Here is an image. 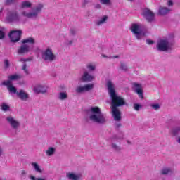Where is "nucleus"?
I'll return each mask as SVG.
<instances>
[{
    "label": "nucleus",
    "mask_w": 180,
    "mask_h": 180,
    "mask_svg": "<svg viewBox=\"0 0 180 180\" xmlns=\"http://www.w3.org/2000/svg\"><path fill=\"white\" fill-rule=\"evenodd\" d=\"M107 88L112 101L111 109L114 120L120 122V120H122V112H120V110H118L117 108L119 106H123L126 102H124V99H123V98L116 94V91H115V84H113L110 80L107 82Z\"/></svg>",
    "instance_id": "obj_1"
},
{
    "label": "nucleus",
    "mask_w": 180,
    "mask_h": 180,
    "mask_svg": "<svg viewBox=\"0 0 180 180\" xmlns=\"http://www.w3.org/2000/svg\"><path fill=\"white\" fill-rule=\"evenodd\" d=\"M89 120L95 123L103 124L106 122L105 115L101 112V109L98 107H91L89 110Z\"/></svg>",
    "instance_id": "obj_2"
},
{
    "label": "nucleus",
    "mask_w": 180,
    "mask_h": 180,
    "mask_svg": "<svg viewBox=\"0 0 180 180\" xmlns=\"http://www.w3.org/2000/svg\"><path fill=\"white\" fill-rule=\"evenodd\" d=\"M174 47V38L167 37L158 41L157 49L159 51H170Z\"/></svg>",
    "instance_id": "obj_3"
},
{
    "label": "nucleus",
    "mask_w": 180,
    "mask_h": 180,
    "mask_svg": "<svg viewBox=\"0 0 180 180\" xmlns=\"http://www.w3.org/2000/svg\"><path fill=\"white\" fill-rule=\"evenodd\" d=\"M43 4H39L35 6L32 11L25 10L21 12V16L27 18L28 19H37L39 13L43 11Z\"/></svg>",
    "instance_id": "obj_4"
},
{
    "label": "nucleus",
    "mask_w": 180,
    "mask_h": 180,
    "mask_svg": "<svg viewBox=\"0 0 180 180\" xmlns=\"http://www.w3.org/2000/svg\"><path fill=\"white\" fill-rule=\"evenodd\" d=\"M6 22L7 23H25L16 9L7 10Z\"/></svg>",
    "instance_id": "obj_5"
},
{
    "label": "nucleus",
    "mask_w": 180,
    "mask_h": 180,
    "mask_svg": "<svg viewBox=\"0 0 180 180\" xmlns=\"http://www.w3.org/2000/svg\"><path fill=\"white\" fill-rule=\"evenodd\" d=\"M22 43L23 44V45H22L18 49V54H25V53H29V51H32V46L34 44V39L29 37L23 39L22 41Z\"/></svg>",
    "instance_id": "obj_6"
},
{
    "label": "nucleus",
    "mask_w": 180,
    "mask_h": 180,
    "mask_svg": "<svg viewBox=\"0 0 180 180\" xmlns=\"http://www.w3.org/2000/svg\"><path fill=\"white\" fill-rule=\"evenodd\" d=\"M131 30L133 33H134L136 39H141L143 36H144V33L143 32V26L140 24H132L131 26Z\"/></svg>",
    "instance_id": "obj_7"
},
{
    "label": "nucleus",
    "mask_w": 180,
    "mask_h": 180,
    "mask_svg": "<svg viewBox=\"0 0 180 180\" xmlns=\"http://www.w3.org/2000/svg\"><path fill=\"white\" fill-rule=\"evenodd\" d=\"M42 58L45 61H54L56 60V55L53 53L51 48H46L42 51Z\"/></svg>",
    "instance_id": "obj_8"
},
{
    "label": "nucleus",
    "mask_w": 180,
    "mask_h": 180,
    "mask_svg": "<svg viewBox=\"0 0 180 180\" xmlns=\"http://www.w3.org/2000/svg\"><path fill=\"white\" fill-rule=\"evenodd\" d=\"M22 34L21 30H13L9 34V37L13 43H16L20 40V35Z\"/></svg>",
    "instance_id": "obj_9"
},
{
    "label": "nucleus",
    "mask_w": 180,
    "mask_h": 180,
    "mask_svg": "<svg viewBox=\"0 0 180 180\" xmlns=\"http://www.w3.org/2000/svg\"><path fill=\"white\" fill-rule=\"evenodd\" d=\"M94 89V84H86L84 86H79L76 88V92L77 94H82L84 92H88V91H91Z\"/></svg>",
    "instance_id": "obj_10"
},
{
    "label": "nucleus",
    "mask_w": 180,
    "mask_h": 180,
    "mask_svg": "<svg viewBox=\"0 0 180 180\" xmlns=\"http://www.w3.org/2000/svg\"><path fill=\"white\" fill-rule=\"evenodd\" d=\"M34 94H46L47 92V86L43 84H36L33 87Z\"/></svg>",
    "instance_id": "obj_11"
},
{
    "label": "nucleus",
    "mask_w": 180,
    "mask_h": 180,
    "mask_svg": "<svg viewBox=\"0 0 180 180\" xmlns=\"http://www.w3.org/2000/svg\"><path fill=\"white\" fill-rule=\"evenodd\" d=\"M66 177L69 180H81L82 174L81 173L70 172L66 174Z\"/></svg>",
    "instance_id": "obj_12"
},
{
    "label": "nucleus",
    "mask_w": 180,
    "mask_h": 180,
    "mask_svg": "<svg viewBox=\"0 0 180 180\" xmlns=\"http://www.w3.org/2000/svg\"><path fill=\"white\" fill-rule=\"evenodd\" d=\"M143 15L148 22H153V20H154V13H152L150 9L145 8Z\"/></svg>",
    "instance_id": "obj_13"
},
{
    "label": "nucleus",
    "mask_w": 180,
    "mask_h": 180,
    "mask_svg": "<svg viewBox=\"0 0 180 180\" xmlns=\"http://www.w3.org/2000/svg\"><path fill=\"white\" fill-rule=\"evenodd\" d=\"M81 79L84 82H91V81H94V79H95V76L89 74L88 71H85L82 76Z\"/></svg>",
    "instance_id": "obj_14"
},
{
    "label": "nucleus",
    "mask_w": 180,
    "mask_h": 180,
    "mask_svg": "<svg viewBox=\"0 0 180 180\" xmlns=\"http://www.w3.org/2000/svg\"><path fill=\"white\" fill-rule=\"evenodd\" d=\"M4 85L7 86L8 91H9L10 94H17L18 92L16 91V87L13 86L12 84V82L11 81H4L2 83Z\"/></svg>",
    "instance_id": "obj_15"
},
{
    "label": "nucleus",
    "mask_w": 180,
    "mask_h": 180,
    "mask_svg": "<svg viewBox=\"0 0 180 180\" xmlns=\"http://www.w3.org/2000/svg\"><path fill=\"white\" fill-rule=\"evenodd\" d=\"M132 88L134 91H135L136 93L138 94L139 98L141 99H143V90L141 89V84H137V83H133Z\"/></svg>",
    "instance_id": "obj_16"
},
{
    "label": "nucleus",
    "mask_w": 180,
    "mask_h": 180,
    "mask_svg": "<svg viewBox=\"0 0 180 180\" xmlns=\"http://www.w3.org/2000/svg\"><path fill=\"white\" fill-rule=\"evenodd\" d=\"M6 120L13 129H18L20 126L19 122L11 116L8 117Z\"/></svg>",
    "instance_id": "obj_17"
},
{
    "label": "nucleus",
    "mask_w": 180,
    "mask_h": 180,
    "mask_svg": "<svg viewBox=\"0 0 180 180\" xmlns=\"http://www.w3.org/2000/svg\"><path fill=\"white\" fill-rule=\"evenodd\" d=\"M17 96H18V98L22 101H27V99H29V94L23 90H20L19 92H17Z\"/></svg>",
    "instance_id": "obj_18"
},
{
    "label": "nucleus",
    "mask_w": 180,
    "mask_h": 180,
    "mask_svg": "<svg viewBox=\"0 0 180 180\" xmlns=\"http://www.w3.org/2000/svg\"><path fill=\"white\" fill-rule=\"evenodd\" d=\"M31 166L32 167L33 169L35 172H38V174L43 173V168L36 162H32L31 163Z\"/></svg>",
    "instance_id": "obj_19"
},
{
    "label": "nucleus",
    "mask_w": 180,
    "mask_h": 180,
    "mask_svg": "<svg viewBox=\"0 0 180 180\" xmlns=\"http://www.w3.org/2000/svg\"><path fill=\"white\" fill-rule=\"evenodd\" d=\"M108 19H109V16L103 15L96 21V25H98V26L105 25V23H106V22H108Z\"/></svg>",
    "instance_id": "obj_20"
},
{
    "label": "nucleus",
    "mask_w": 180,
    "mask_h": 180,
    "mask_svg": "<svg viewBox=\"0 0 180 180\" xmlns=\"http://www.w3.org/2000/svg\"><path fill=\"white\" fill-rule=\"evenodd\" d=\"M171 11V9L167 8V7H160L158 9V14L161 15L162 16L164 15H167L169 12Z\"/></svg>",
    "instance_id": "obj_21"
},
{
    "label": "nucleus",
    "mask_w": 180,
    "mask_h": 180,
    "mask_svg": "<svg viewBox=\"0 0 180 180\" xmlns=\"http://www.w3.org/2000/svg\"><path fill=\"white\" fill-rule=\"evenodd\" d=\"M58 99H60V101H65V99H68V94L64 91L59 93Z\"/></svg>",
    "instance_id": "obj_22"
},
{
    "label": "nucleus",
    "mask_w": 180,
    "mask_h": 180,
    "mask_svg": "<svg viewBox=\"0 0 180 180\" xmlns=\"http://www.w3.org/2000/svg\"><path fill=\"white\" fill-rule=\"evenodd\" d=\"M8 80L6 81H10V82H12V81H18V79H20V75L15 74V75H11L8 77Z\"/></svg>",
    "instance_id": "obj_23"
},
{
    "label": "nucleus",
    "mask_w": 180,
    "mask_h": 180,
    "mask_svg": "<svg viewBox=\"0 0 180 180\" xmlns=\"http://www.w3.org/2000/svg\"><path fill=\"white\" fill-rule=\"evenodd\" d=\"M56 153V148L49 147L46 150V154L48 157H51V155H54Z\"/></svg>",
    "instance_id": "obj_24"
},
{
    "label": "nucleus",
    "mask_w": 180,
    "mask_h": 180,
    "mask_svg": "<svg viewBox=\"0 0 180 180\" xmlns=\"http://www.w3.org/2000/svg\"><path fill=\"white\" fill-rule=\"evenodd\" d=\"M32 2L29 1H24L21 3L20 8H22V9L25 8H32Z\"/></svg>",
    "instance_id": "obj_25"
},
{
    "label": "nucleus",
    "mask_w": 180,
    "mask_h": 180,
    "mask_svg": "<svg viewBox=\"0 0 180 180\" xmlns=\"http://www.w3.org/2000/svg\"><path fill=\"white\" fill-rule=\"evenodd\" d=\"M86 68L89 71H95V70H96V65L93 63H88L86 65Z\"/></svg>",
    "instance_id": "obj_26"
},
{
    "label": "nucleus",
    "mask_w": 180,
    "mask_h": 180,
    "mask_svg": "<svg viewBox=\"0 0 180 180\" xmlns=\"http://www.w3.org/2000/svg\"><path fill=\"white\" fill-rule=\"evenodd\" d=\"M161 172L162 175H167V174H171V172H172V169L169 167H165L162 169Z\"/></svg>",
    "instance_id": "obj_27"
},
{
    "label": "nucleus",
    "mask_w": 180,
    "mask_h": 180,
    "mask_svg": "<svg viewBox=\"0 0 180 180\" xmlns=\"http://www.w3.org/2000/svg\"><path fill=\"white\" fill-rule=\"evenodd\" d=\"M102 5H105L106 6H110L112 5V0H100Z\"/></svg>",
    "instance_id": "obj_28"
},
{
    "label": "nucleus",
    "mask_w": 180,
    "mask_h": 180,
    "mask_svg": "<svg viewBox=\"0 0 180 180\" xmlns=\"http://www.w3.org/2000/svg\"><path fill=\"white\" fill-rule=\"evenodd\" d=\"M179 131H180V127H176L171 130V133H172L174 136H176Z\"/></svg>",
    "instance_id": "obj_29"
},
{
    "label": "nucleus",
    "mask_w": 180,
    "mask_h": 180,
    "mask_svg": "<svg viewBox=\"0 0 180 180\" xmlns=\"http://www.w3.org/2000/svg\"><path fill=\"white\" fill-rule=\"evenodd\" d=\"M29 179L30 180H47V179H44L43 177H36V176H34L33 175H30L29 176Z\"/></svg>",
    "instance_id": "obj_30"
},
{
    "label": "nucleus",
    "mask_w": 180,
    "mask_h": 180,
    "mask_svg": "<svg viewBox=\"0 0 180 180\" xmlns=\"http://www.w3.org/2000/svg\"><path fill=\"white\" fill-rule=\"evenodd\" d=\"M150 106L155 110H158V109H160V108H161V105L160 103H153L150 105Z\"/></svg>",
    "instance_id": "obj_31"
},
{
    "label": "nucleus",
    "mask_w": 180,
    "mask_h": 180,
    "mask_svg": "<svg viewBox=\"0 0 180 180\" xmlns=\"http://www.w3.org/2000/svg\"><path fill=\"white\" fill-rule=\"evenodd\" d=\"M1 109L4 111L6 112V110H9V105L6 104V103H3L1 104Z\"/></svg>",
    "instance_id": "obj_32"
},
{
    "label": "nucleus",
    "mask_w": 180,
    "mask_h": 180,
    "mask_svg": "<svg viewBox=\"0 0 180 180\" xmlns=\"http://www.w3.org/2000/svg\"><path fill=\"white\" fill-rule=\"evenodd\" d=\"M5 28H0V40L5 38Z\"/></svg>",
    "instance_id": "obj_33"
},
{
    "label": "nucleus",
    "mask_w": 180,
    "mask_h": 180,
    "mask_svg": "<svg viewBox=\"0 0 180 180\" xmlns=\"http://www.w3.org/2000/svg\"><path fill=\"white\" fill-rule=\"evenodd\" d=\"M18 0H6L5 1V4L6 5H12V4H15Z\"/></svg>",
    "instance_id": "obj_34"
},
{
    "label": "nucleus",
    "mask_w": 180,
    "mask_h": 180,
    "mask_svg": "<svg viewBox=\"0 0 180 180\" xmlns=\"http://www.w3.org/2000/svg\"><path fill=\"white\" fill-rule=\"evenodd\" d=\"M120 68L123 71H127V65H126V64H124V63H121L120 64Z\"/></svg>",
    "instance_id": "obj_35"
},
{
    "label": "nucleus",
    "mask_w": 180,
    "mask_h": 180,
    "mask_svg": "<svg viewBox=\"0 0 180 180\" xmlns=\"http://www.w3.org/2000/svg\"><path fill=\"white\" fill-rule=\"evenodd\" d=\"M11 65V63H9V61L8 60V59H6L4 60V67L5 68H9V66Z\"/></svg>",
    "instance_id": "obj_36"
},
{
    "label": "nucleus",
    "mask_w": 180,
    "mask_h": 180,
    "mask_svg": "<svg viewBox=\"0 0 180 180\" xmlns=\"http://www.w3.org/2000/svg\"><path fill=\"white\" fill-rule=\"evenodd\" d=\"M140 108H141V105H140L139 104H137V103L134 104V109L135 110H137V111L140 110Z\"/></svg>",
    "instance_id": "obj_37"
},
{
    "label": "nucleus",
    "mask_w": 180,
    "mask_h": 180,
    "mask_svg": "<svg viewBox=\"0 0 180 180\" xmlns=\"http://www.w3.org/2000/svg\"><path fill=\"white\" fill-rule=\"evenodd\" d=\"M112 148L115 150L116 151H120V147L117 146L116 144L112 143Z\"/></svg>",
    "instance_id": "obj_38"
},
{
    "label": "nucleus",
    "mask_w": 180,
    "mask_h": 180,
    "mask_svg": "<svg viewBox=\"0 0 180 180\" xmlns=\"http://www.w3.org/2000/svg\"><path fill=\"white\" fill-rule=\"evenodd\" d=\"M77 31L75 29H70V36H75L76 34Z\"/></svg>",
    "instance_id": "obj_39"
},
{
    "label": "nucleus",
    "mask_w": 180,
    "mask_h": 180,
    "mask_svg": "<svg viewBox=\"0 0 180 180\" xmlns=\"http://www.w3.org/2000/svg\"><path fill=\"white\" fill-rule=\"evenodd\" d=\"M22 70H23L24 72H25V74H27V75L29 74V70L26 69V63L23 64Z\"/></svg>",
    "instance_id": "obj_40"
},
{
    "label": "nucleus",
    "mask_w": 180,
    "mask_h": 180,
    "mask_svg": "<svg viewBox=\"0 0 180 180\" xmlns=\"http://www.w3.org/2000/svg\"><path fill=\"white\" fill-rule=\"evenodd\" d=\"M65 44H67V46H71V44H72V43H74V41L73 40H68V41H65Z\"/></svg>",
    "instance_id": "obj_41"
},
{
    "label": "nucleus",
    "mask_w": 180,
    "mask_h": 180,
    "mask_svg": "<svg viewBox=\"0 0 180 180\" xmlns=\"http://www.w3.org/2000/svg\"><path fill=\"white\" fill-rule=\"evenodd\" d=\"M174 5V1L172 0H168L167 1V6H172Z\"/></svg>",
    "instance_id": "obj_42"
},
{
    "label": "nucleus",
    "mask_w": 180,
    "mask_h": 180,
    "mask_svg": "<svg viewBox=\"0 0 180 180\" xmlns=\"http://www.w3.org/2000/svg\"><path fill=\"white\" fill-rule=\"evenodd\" d=\"M146 43L147 44H154V41L153 40H150V39H147L146 40Z\"/></svg>",
    "instance_id": "obj_43"
},
{
    "label": "nucleus",
    "mask_w": 180,
    "mask_h": 180,
    "mask_svg": "<svg viewBox=\"0 0 180 180\" xmlns=\"http://www.w3.org/2000/svg\"><path fill=\"white\" fill-rule=\"evenodd\" d=\"M89 2H91V0H84L83 4L84 5H86V4H89Z\"/></svg>",
    "instance_id": "obj_44"
},
{
    "label": "nucleus",
    "mask_w": 180,
    "mask_h": 180,
    "mask_svg": "<svg viewBox=\"0 0 180 180\" xmlns=\"http://www.w3.org/2000/svg\"><path fill=\"white\" fill-rule=\"evenodd\" d=\"M20 61L25 63V62H26V61H29V59L21 58V59L20 60Z\"/></svg>",
    "instance_id": "obj_45"
},
{
    "label": "nucleus",
    "mask_w": 180,
    "mask_h": 180,
    "mask_svg": "<svg viewBox=\"0 0 180 180\" xmlns=\"http://www.w3.org/2000/svg\"><path fill=\"white\" fill-rule=\"evenodd\" d=\"M101 56L103 57L104 58H109V56H108L105 54H101Z\"/></svg>",
    "instance_id": "obj_46"
},
{
    "label": "nucleus",
    "mask_w": 180,
    "mask_h": 180,
    "mask_svg": "<svg viewBox=\"0 0 180 180\" xmlns=\"http://www.w3.org/2000/svg\"><path fill=\"white\" fill-rule=\"evenodd\" d=\"M101 51H106V49L100 47Z\"/></svg>",
    "instance_id": "obj_47"
},
{
    "label": "nucleus",
    "mask_w": 180,
    "mask_h": 180,
    "mask_svg": "<svg viewBox=\"0 0 180 180\" xmlns=\"http://www.w3.org/2000/svg\"><path fill=\"white\" fill-rule=\"evenodd\" d=\"M96 8H98V9L101 8V4H97V5L96 6Z\"/></svg>",
    "instance_id": "obj_48"
},
{
    "label": "nucleus",
    "mask_w": 180,
    "mask_h": 180,
    "mask_svg": "<svg viewBox=\"0 0 180 180\" xmlns=\"http://www.w3.org/2000/svg\"><path fill=\"white\" fill-rule=\"evenodd\" d=\"M2 153H3V151H2V148H0V157H1V155H2Z\"/></svg>",
    "instance_id": "obj_49"
},
{
    "label": "nucleus",
    "mask_w": 180,
    "mask_h": 180,
    "mask_svg": "<svg viewBox=\"0 0 180 180\" xmlns=\"http://www.w3.org/2000/svg\"><path fill=\"white\" fill-rule=\"evenodd\" d=\"M63 38L65 39V35H61L60 39H63Z\"/></svg>",
    "instance_id": "obj_50"
},
{
    "label": "nucleus",
    "mask_w": 180,
    "mask_h": 180,
    "mask_svg": "<svg viewBox=\"0 0 180 180\" xmlns=\"http://www.w3.org/2000/svg\"><path fill=\"white\" fill-rule=\"evenodd\" d=\"M177 143H179L180 144V137L178 139Z\"/></svg>",
    "instance_id": "obj_51"
},
{
    "label": "nucleus",
    "mask_w": 180,
    "mask_h": 180,
    "mask_svg": "<svg viewBox=\"0 0 180 180\" xmlns=\"http://www.w3.org/2000/svg\"><path fill=\"white\" fill-rule=\"evenodd\" d=\"M4 11V9L1 8L0 9V13H2V11Z\"/></svg>",
    "instance_id": "obj_52"
},
{
    "label": "nucleus",
    "mask_w": 180,
    "mask_h": 180,
    "mask_svg": "<svg viewBox=\"0 0 180 180\" xmlns=\"http://www.w3.org/2000/svg\"><path fill=\"white\" fill-rule=\"evenodd\" d=\"M129 2H134V0H128Z\"/></svg>",
    "instance_id": "obj_53"
},
{
    "label": "nucleus",
    "mask_w": 180,
    "mask_h": 180,
    "mask_svg": "<svg viewBox=\"0 0 180 180\" xmlns=\"http://www.w3.org/2000/svg\"><path fill=\"white\" fill-rule=\"evenodd\" d=\"M127 143L128 144H131L130 141H127Z\"/></svg>",
    "instance_id": "obj_54"
},
{
    "label": "nucleus",
    "mask_w": 180,
    "mask_h": 180,
    "mask_svg": "<svg viewBox=\"0 0 180 180\" xmlns=\"http://www.w3.org/2000/svg\"><path fill=\"white\" fill-rule=\"evenodd\" d=\"M25 174V171H22V174L23 175V174Z\"/></svg>",
    "instance_id": "obj_55"
},
{
    "label": "nucleus",
    "mask_w": 180,
    "mask_h": 180,
    "mask_svg": "<svg viewBox=\"0 0 180 180\" xmlns=\"http://www.w3.org/2000/svg\"><path fill=\"white\" fill-rule=\"evenodd\" d=\"M117 56H113L112 57V58H116Z\"/></svg>",
    "instance_id": "obj_56"
},
{
    "label": "nucleus",
    "mask_w": 180,
    "mask_h": 180,
    "mask_svg": "<svg viewBox=\"0 0 180 180\" xmlns=\"http://www.w3.org/2000/svg\"><path fill=\"white\" fill-rule=\"evenodd\" d=\"M117 127H120V124H119L117 125Z\"/></svg>",
    "instance_id": "obj_57"
}]
</instances>
